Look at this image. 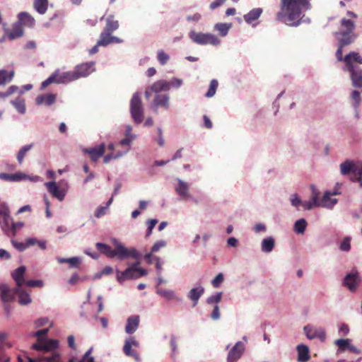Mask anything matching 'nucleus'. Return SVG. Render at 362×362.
Returning a JSON list of instances; mask_svg holds the SVG:
<instances>
[{
  "label": "nucleus",
  "mask_w": 362,
  "mask_h": 362,
  "mask_svg": "<svg viewBox=\"0 0 362 362\" xmlns=\"http://www.w3.org/2000/svg\"><path fill=\"white\" fill-rule=\"evenodd\" d=\"M310 1L281 0V10L276 14V19L292 27H298L302 22H310L309 18L303 19V13L311 9Z\"/></svg>",
  "instance_id": "nucleus-1"
},
{
  "label": "nucleus",
  "mask_w": 362,
  "mask_h": 362,
  "mask_svg": "<svg viewBox=\"0 0 362 362\" xmlns=\"http://www.w3.org/2000/svg\"><path fill=\"white\" fill-rule=\"evenodd\" d=\"M111 241L114 245L113 249L110 245L102 243H97L95 246L100 252L110 259L116 257L120 261L129 258L135 259L136 262L129 265V267L136 272L139 268V265L142 257L141 253L136 247H127L116 238H112Z\"/></svg>",
  "instance_id": "nucleus-2"
},
{
  "label": "nucleus",
  "mask_w": 362,
  "mask_h": 362,
  "mask_svg": "<svg viewBox=\"0 0 362 362\" xmlns=\"http://www.w3.org/2000/svg\"><path fill=\"white\" fill-rule=\"evenodd\" d=\"M344 62L345 66L343 70L350 73L352 86L358 88H362V69L354 64V62L362 64V57L358 52H351L344 57Z\"/></svg>",
  "instance_id": "nucleus-3"
},
{
  "label": "nucleus",
  "mask_w": 362,
  "mask_h": 362,
  "mask_svg": "<svg viewBox=\"0 0 362 362\" xmlns=\"http://www.w3.org/2000/svg\"><path fill=\"white\" fill-rule=\"evenodd\" d=\"M356 28L355 23L349 19L342 18L339 30L334 33V37L341 43L342 46H347L353 43L358 37V35L354 33Z\"/></svg>",
  "instance_id": "nucleus-4"
},
{
  "label": "nucleus",
  "mask_w": 362,
  "mask_h": 362,
  "mask_svg": "<svg viewBox=\"0 0 362 362\" xmlns=\"http://www.w3.org/2000/svg\"><path fill=\"white\" fill-rule=\"evenodd\" d=\"M18 296V303L21 305H28L32 302L30 295L23 289L22 286H16L14 288H10L6 284H1V301L11 302L15 300L16 296Z\"/></svg>",
  "instance_id": "nucleus-5"
},
{
  "label": "nucleus",
  "mask_w": 362,
  "mask_h": 362,
  "mask_svg": "<svg viewBox=\"0 0 362 362\" xmlns=\"http://www.w3.org/2000/svg\"><path fill=\"white\" fill-rule=\"evenodd\" d=\"M129 112L135 124H141L144 117V107L141 99V93L136 92L133 94L129 103Z\"/></svg>",
  "instance_id": "nucleus-6"
},
{
  "label": "nucleus",
  "mask_w": 362,
  "mask_h": 362,
  "mask_svg": "<svg viewBox=\"0 0 362 362\" xmlns=\"http://www.w3.org/2000/svg\"><path fill=\"white\" fill-rule=\"evenodd\" d=\"M1 220L4 224V230L8 236H14L16 232L24 226L21 221L14 222L13 221L10 216L8 207L3 202H1Z\"/></svg>",
  "instance_id": "nucleus-7"
},
{
  "label": "nucleus",
  "mask_w": 362,
  "mask_h": 362,
  "mask_svg": "<svg viewBox=\"0 0 362 362\" xmlns=\"http://www.w3.org/2000/svg\"><path fill=\"white\" fill-rule=\"evenodd\" d=\"M189 39L195 44L199 45H211L218 46L221 45V40L215 35L209 33L196 32L191 30L189 34Z\"/></svg>",
  "instance_id": "nucleus-8"
},
{
  "label": "nucleus",
  "mask_w": 362,
  "mask_h": 362,
  "mask_svg": "<svg viewBox=\"0 0 362 362\" xmlns=\"http://www.w3.org/2000/svg\"><path fill=\"white\" fill-rule=\"evenodd\" d=\"M1 180L9 182H20L27 180L37 182L40 181V177L38 176H30L18 171L12 174L1 173Z\"/></svg>",
  "instance_id": "nucleus-9"
},
{
  "label": "nucleus",
  "mask_w": 362,
  "mask_h": 362,
  "mask_svg": "<svg viewBox=\"0 0 362 362\" xmlns=\"http://www.w3.org/2000/svg\"><path fill=\"white\" fill-rule=\"evenodd\" d=\"M361 282V278L359 273L357 270L354 269L351 272H349L344 276L342 284L345 286L350 292L354 293L358 288Z\"/></svg>",
  "instance_id": "nucleus-10"
},
{
  "label": "nucleus",
  "mask_w": 362,
  "mask_h": 362,
  "mask_svg": "<svg viewBox=\"0 0 362 362\" xmlns=\"http://www.w3.org/2000/svg\"><path fill=\"white\" fill-rule=\"evenodd\" d=\"M95 64L94 62H89L76 65L73 70L76 81L81 78H86L95 72Z\"/></svg>",
  "instance_id": "nucleus-11"
},
{
  "label": "nucleus",
  "mask_w": 362,
  "mask_h": 362,
  "mask_svg": "<svg viewBox=\"0 0 362 362\" xmlns=\"http://www.w3.org/2000/svg\"><path fill=\"white\" fill-rule=\"evenodd\" d=\"M303 331L308 339H319L322 342L326 339V332L322 327L307 325L303 327Z\"/></svg>",
  "instance_id": "nucleus-12"
},
{
  "label": "nucleus",
  "mask_w": 362,
  "mask_h": 362,
  "mask_svg": "<svg viewBox=\"0 0 362 362\" xmlns=\"http://www.w3.org/2000/svg\"><path fill=\"white\" fill-rule=\"evenodd\" d=\"M163 107L168 110L170 107V95L168 93L154 95V98L151 103V108L156 112L158 108Z\"/></svg>",
  "instance_id": "nucleus-13"
},
{
  "label": "nucleus",
  "mask_w": 362,
  "mask_h": 362,
  "mask_svg": "<svg viewBox=\"0 0 362 362\" xmlns=\"http://www.w3.org/2000/svg\"><path fill=\"white\" fill-rule=\"evenodd\" d=\"M245 349V344L240 341H237L235 345L229 349L226 362H238L243 355Z\"/></svg>",
  "instance_id": "nucleus-14"
},
{
  "label": "nucleus",
  "mask_w": 362,
  "mask_h": 362,
  "mask_svg": "<svg viewBox=\"0 0 362 362\" xmlns=\"http://www.w3.org/2000/svg\"><path fill=\"white\" fill-rule=\"evenodd\" d=\"M175 180L177 182V185L175 186V191L180 197V199L183 201L192 199V196L189 192V185L180 178H176Z\"/></svg>",
  "instance_id": "nucleus-15"
},
{
  "label": "nucleus",
  "mask_w": 362,
  "mask_h": 362,
  "mask_svg": "<svg viewBox=\"0 0 362 362\" xmlns=\"http://www.w3.org/2000/svg\"><path fill=\"white\" fill-rule=\"evenodd\" d=\"M59 346V341L52 339H45L42 342L35 343L32 345V349L38 351H52L57 349Z\"/></svg>",
  "instance_id": "nucleus-16"
},
{
  "label": "nucleus",
  "mask_w": 362,
  "mask_h": 362,
  "mask_svg": "<svg viewBox=\"0 0 362 362\" xmlns=\"http://www.w3.org/2000/svg\"><path fill=\"white\" fill-rule=\"evenodd\" d=\"M4 33L5 34L1 41L6 39L13 40L19 38L23 35L24 31L21 23H16L11 28H5Z\"/></svg>",
  "instance_id": "nucleus-17"
},
{
  "label": "nucleus",
  "mask_w": 362,
  "mask_h": 362,
  "mask_svg": "<svg viewBox=\"0 0 362 362\" xmlns=\"http://www.w3.org/2000/svg\"><path fill=\"white\" fill-rule=\"evenodd\" d=\"M52 74L54 76L57 84H64L76 81L73 71H61L59 69H57Z\"/></svg>",
  "instance_id": "nucleus-18"
},
{
  "label": "nucleus",
  "mask_w": 362,
  "mask_h": 362,
  "mask_svg": "<svg viewBox=\"0 0 362 362\" xmlns=\"http://www.w3.org/2000/svg\"><path fill=\"white\" fill-rule=\"evenodd\" d=\"M339 189L335 187L333 191L325 192L322 198V207L332 209L338 202L337 199H332V196L340 194Z\"/></svg>",
  "instance_id": "nucleus-19"
},
{
  "label": "nucleus",
  "mask_w": 362,
  "mask_h": 362,
  "mask_svg": "<svg viewBox=\"0 0 362 362\" xmlns=\"http://www.w3.org/2000/svg\"><path fill=\"white\" fill-rule=\"evenodd\" d=\"M45 186L48 192L52 195L53 197L62 202L64 199L66 194V190L64 189H59L55 181L46 182Z\"/></svg>",
  "instance_id": "nucleus-20"
},
{
  "label": "nucleus",
  "mask_w": 362,
  "mask_h": 362,
  "mask_svg": "<svg viewBox=\"0 0 362 362\" xmlns=\"http://www.w3.org/2000/svg\"><path fill=\"white\" fill-rule=\"evenodd\" d=\"M105 145L104 143L100 144L96 147L84 148V153L88 154L93 162H97L98 159L103 156L105 153Z\"/></svg>",
  "instance_id": "nucleus-21"
},
{
  "label": "nucleus",
  "mask_w": 362,
  "mask_h": 362,
  "mask_svg": "<svg viewBox=\"0 0 362 362\" xmlns=\"http://www.w3.org/2000/svg\"><path fill=\"white\" fill-rule=\"evenodd\" d=\"M101 20H105V26L103 28V31L112 33L119 27V21L115 19L113 14H110L106 17L103 16Z\"/></svg>",
  "instance_id": "nucleus-22"
},
{
  "label": "nucleus",
  "mask_w": 362,
  "mask_h": 362,
  "mask_svg": "<svg viewBox=\"0 0 362 362\" xmlns=\"http://www.w3.org/2000/svg\"><path fill=\"white\" fill-rule=\"evenodd\" d=\"M138 278L139 276L136 275V272L129 267L123 272L116 269V279L119 284H122L126 280Z\"/></svg>",
  "instance_id": "nucleus-23"
},
{
  "label": "nucleus",
  "mask_w": 362,
  "mask_h": 362,
  "mask_svg": "<svg viewBox=\"0 0 362 362\" xmlns=\"http://www.w3.org/2000/svg\"><path fill=\"white\" fill-rule=\"evenodd\" d=\"M204 293V288L199 285L197 287L192 288L188 292L187 297L188 299L192 301L193 307L198 304L199 298L202 296Z\"/></svg>",
  "instance_id": "nucleus-24"
},
{
  "label": "nucleus",
  "mask_w": 362,
  "mask_h": 362,
  "mask_svg": "<svg viewBox=\"0 0 362 362\" xmlns=\"http://www.w3.org/2000/svg\"><path fill=\"white\" fill-rule=\"evenodd\" d=\"M56 95L53 93H45L39 95L35 98L37 105L50 106L56 102Z\"/></svg>",
  "instance_id": "nucleus-25"
},
{
  "label": "nucleus",
  "mask_w": 362,
  "mask_h": 362,
  "mask_svg": "<svg viewBox=\"0 0 362 362\" xmlns=\"http://www.w3.org/2000/svg\"><path fill=\"white\" fill-rule=\"evenodd\" d=\"M139 315H132L129 317L127 320V324L125 326V332L132 334L134 333L139 327Z\"/></svg>",
  "instance_id": "nucleus-26"
},
{
  "label": "nucleus",
  "mask_w": 362,
  "mask_h": 362,
  "mask_svg": "<svg viewBox=\"0 0 362 362\" xmlns=\"http://www.w3.org/2000/svg\"><path fill=\"white\" fill-rule=\"evenodd\" d=\"M25 270L26 268L25 266H21L11 273V276L16 283V286H23L25 284V280L24 275Z\"/></svg>",
  "instance_id": "nucleus-27"
},
{
  "label": "nucleus",
  "mask_w": 362,
  "mask_h": 362,
  "mask_svg": "<svg viewBox=\"0 0 362 362\" xmlns=\"http://www.w3.org/2000/svg\"><path fill=\"white\" fill-rule=\"evenodd\" d=\"M156 293L163 297L167 300H176L181 301V298H179L176 293L171 289L161 288L156 287Z\"/></svg>",
  "instance_id": "nucleus-28"
},
{
  "label": "nucleus",
  "mask_w": 362,
  "mask_h": 362,
  "mask_svg": "<svg viewBox=\"0 0 362 362\" xmlns=\"http://www.w3.org/2000/svg\"><path fill=\"white\" fill-rule=\"evenodd\" d=\"M298 352V361L307 362L310 359L309 347L303 344H298L296 347Z\"/></svg>",
  "instance_id": "nucleus-29"
},
{
  "label": "nucleus",
  "mask_w": 362,
  "mask_h": 362,
  "mask_svg": "<svg viewBox=\"0 0 362 362\" xmlns=\"http://www.w3.org/2000/svg\"><path fill=\"white\" fill-rule=\"evenodd\" d=\"M151 89L154 95L162 94V92H168V87L167 81L164 79L158 80L151 86Z\"/></svg>",
  "instance_id": "nucleus-30"
},
{
  "label": "nucleus",
  "mask_w": 362,
  "mask_h": 362,
  "mask_svg": "<svg viewBox=\"0 0 362 362\" xmlns=\"http://www.w3.org/2000/svg\"><path fill=\"white\" fill-rule=\"evenodd\" d=\"M275 247V239L272 236H268L262 239L261 242V251L264 253H270Z\"/></svg>",
  "instance_id": "nucleus-31"
},
{
  "label": "nucleus",
  "mask_w": 362,
  "mask_h": 362,
  "mask_svg": "<svg viewBox=\"0 0 362 362\" xmlns=\"http://www.w3.org/2000/svg\"><path fill=\"white\" fill-rule=\"evenodd\" d=\"M340 173L342 175H347L351 173H355L356 165L351 160H346L339 165Z\"/></svg>",
  "instance_id": "nucleus-32"
},
{
  "label": "nucleus",
  "mask_w": 362,
  "mask_h": 362,
  "mask_svg": "<svg viewBox=\"0 0 362 362\" xmlns=\"http://www.w3.org/2000/svg\"><path fill=\"white\" fill-rule=\"evenodd\" d=\"M262 8H255L250 11L247 13L243 16V18L245 21L251 24L253 21L257 20L262 13Z\"/></svg>",
  "instance_id": "nucleus-33"
},
{
  "label": "nucleus",
  "mask_w": 362,
  "mask_h": 362,
  "mask_svg": "<svg viewBox=\"0 0 362 362\" xmlns=\"http://www.w3.org/2000/svg\"><path fill=\"white\" fill-rule=\"evenodd\" d=\"M10 103L13 106L15 110L21 115H24L26 112L25 101L23 98L17 97L10 101Z\"/></svg>",
  "instance_id": "nucleus-34"
},
{
  "label": "nucleus",
  "mask_w": 362,
  "mask_h": 362,
  "mask_svg": "<svg viewBox=\"0 0 362 362\" xmlns=\"http://www.w3.org/2000/svg\"><path fill=\"white\" fill-rule=\"evenodd\" d=\"M18 20L19 22L18 23L23 24L24 25L33 28L35 25V21L33 16H31L28 13L21 12L18 14Z\"/></svg>",
  "instance_id": "nucleus-35"
},
{
  "label": "nucleus",
  "mask_w": 362,
  "mask_h": 362,
  "mask_svg": "<svg viewBox=\"0 0 362 362\" xmlns=\"http://www.w3.org/2000/svg\"><path fill=\"white\" fill-rule=\"evenodd\" d=\"M232 25V23H218L214 25V30L216 31L220 36L226 37L228 34Z\"/></svg>",
  "instance_id": "nucleus-36"
},
{
  "label": "nucleus",
  "mask_w": 362,
  "mask_h": 362,
  "mask_svg": "<svg viewBox=\"0 0 362 362\" xmlns=\"http://www.w3.org/2000/svg\"><path fill=\"white\" fill-rule=\"evenodd\" d=\"M33 6L40 14H45L48 7V0H35Z\"/></svg>",
  "instance_id": "nucleus-37"
},
{
  "label": "nucleus",
  "mask_w": 362,
  "mask_h": 362,
  "mask_svg": "<svg viewBox=\"0 0 362 362\" xmlns=\"http://www.w3.org/2000/svg\"><path fill=\"white\" fill-rule=\"evenodd\" d=\"M34 146L33 144H30L22 146L18 151L16 158L19 164H22L23 159L25 157L27 153L30 151Z\"/></svg>",
  "instance_id": "nucleus-38"
},
{
  "label": "nucleus",
  "mask_w": 362,
  "mask_h": 362,
  "mask_svg": "<svg viewBox=\"0 0 362 362\" xmlns=\"http://www.w3.org/2000/svg\"><path fill=\"white\" fill-rule=\"evenodd\" d=\"M308 226V223L305 218L297 220L293 226V230L297 234H303Z\"/></svg>",
  "instance_id": "nucleus-39"
},
{
  "label": "nucleus",
  "mask_w": 362,
  "mask_h": 362,
  "mask_svg": "<svg viewBox=\"0 0 362 362\" xmlns=\"http://www.w3.org/2000/svg\"><path fill=\"white\" fill-rule=\"evenodd\" d=\"M111 34L110 33H107L103 31L100 34L99 39L98 40V45H100L101 47H106L111 44Z\"/></svg>",
  "instance_id": "nucleus-40"
},
{
  "label": "nucleus",
  "mask_w": 362,
  "mask_h": 362,
  "mask_svg": "<svg viewBox=\"0 0 362 362\" xmlns=\"http://www.w3.org/2000/svg\"><path fill=\"white\" fill-rule=\"evenodd\" d=\"M156 58L160 65L165 66L170 60V55L167 54L163 49H158L157 51Z\"/></svg>",
  "instance_id": "nucleus-41"
},
{
  "label": "nucleus",
  "mask_w": 362,
  "mask_h": 362,
  "mask_svg": "<svg viewBox=\"0 0 362 362\" xmlns=\"http://www.w3.org/2000/svg\"><path fill=\"white\" fill-rule=\"evenodd\" d=\"M14 74L13 69L9 71L1 69V85L11 82L14 76Z\"/></svg>",
  "instance_id": "nucleus-42"
},
{
  "label": "nucleus",
  "mask_w": 362,
  "mask_h": 362,
  "mask_svg": "<svg viewBox=\"0 0 362 362\" xmlns=\"http://www.w3.org/2000/svg\"><path fill=\"white\" fill-rule=\"evenodd\" d=\"M49 331V328H45L42 329H40L37 332H35L31 334L32 337H37V342L36 343H41L45 339L47 338V335Z\"/></svg>",
  "instance_id": "nucleus-43"
},
{
  "label": "nucleus",
  "mask_w": 362,
  "mask_h": 362,
  "mask_svg": "<svg viewBox=\"0 0 362 362\" xmlns=\"http://www.w3.org/2000/svg\"><path fill=\"white\" fill-rule=\"evenodd\" d=\"M218 86V83L216 79L211 80L210 82L209 89L207 92L205 93V97L208 98L214 97V95L216 94Z\"/></svg>",
  "instance_id": "nucleus-44"
},
{
  "label": "nucleus",
  "mask_w": 362,
  "mask_h": 362,
  "mask_svg": "<svg viewBox=\"0 0 362 362\" xmlns=\"http://www.w3.org/2000/svg\"><path fill=\"white\" fill-rule=\"evenodd\" d=\"M351 341L350 339H339L334 341V344L339 347V351H344L348 349Z\"/></svg>",
  "instance_id": "nucleus-45"
},
{
  "label": "nucleus",
  "mask_w": 362,
  "mask_h": 362,
  "mask_svg": "<svg viewBox=\"0 0 362 362\" xmlns=\"http://www.w3.org/2000/svg\"><path fill=\"white\" fill-rule=\"evenodd\" d=\"M351 98L353 100L352 106L354 109H358L361 102L360 92L356 90H353L351 94Z\"/></svg>",
  "instance_id": "nucleus-46"
},
{
  "label": "nucleus",
  "mask_w": 362,
  "mask_h": 362,
  "mask_svg": "<svg viewBox=\"0 0 362 362\" xmlns=\"http://www.w3.org/2000/svg\"><path fill=\"white\" fill-rule=\"evenodd\" d=\"M168 87V91L170 90V88H180L182 84L183 81L181 78L173 77L170 81H167Z\"/></svg>",
  "instance_id": "nucleus-47"
},
{
  "label": "nucleus",
  "mask_w": 362,
  "mask_h": 362,
  "mask_svg": "<svg viewBox=\"0 0 362 362\" xmlns=\"http://www.w3.org/2000/svg\"><path fill=\"white\" fill-rule=\"evenodd\" d=\"M318 206H322V202H317L313 199L310 198V200L303 202V208L304 210H312L313 209Z\"/></svg>",
  "instance_id": "nucleus-48"
},
{
  "label": "nucleus",
  "mask_w": 362,
  "mask_h": 362,
  "mask_svg": "<svg viewBox=\"0 0 362 362\" xmlns=\"http://www.w3.org/2000/svg\"><path fill=\"white\" fill-rule=\"evenodd\" d=\"M222 295H223L222 292L216 293L215 294L211 295L207 298L206 303L209 305H211V304L218 305V303H220L222 299Z\"/></svg>",
  "instance_id": "nucleus-49"
},
{
  "label": "nucleus",
  "mask_w": 362,
  "mask_h": 362,
  "mask_svg": "<svg viewBox=\"0 0 362 362\" xmlns=\"http://www.w3.org/2000/svg\"><path fill=\"white\" fill-rule=\"evenodd\" d=\"M351 240L350 236L345 237L340 243L339 249L343 252H349L351 250Z\"/></svg>",
  "instance_id": "nucleus-50"
},
{
  "label": "nucleus",
  "mask_w": 362,
  "mask_h": 362,
  "mask_svg": "<svg viewBox=\"0 0 362 362\" xmlns=\"http://www.w3.org/2000/svg\"><path fill=\"white\" fill-rule=\"evenodd\" d=\"M290 202L293 206L296 207L298 210H299V207L303 206V202L299 197L297 194H293L290 197Z\"/></svg>",
  "instance_id": "nucleus-51"
},
{
  "label": "nucleus",
  "mask_w": 362,
  "mask_h": 362,
  "mask_svg": "<svg viewBox=\"0 0 362 362\" xmlns=\"http://www.w3.org/2000/svg\"><path fill=\"white\" fill-rule=\"evenodd\" d=\"M109 211V209L106 206H98L94 212V216L97 218H100L106 215Z\"/></svg>",
  "instance_id": "nucleus-52"
},
{
  "label": "nucleus",
  "mask_w": 362,
  "mask_h": 362,
  "mask_svg": "<svg viewBox=\"0 0 362 362\" xmlns=\"http://www.w3.org/2000/svg\"><path fill=\"white\" fill-rule=\"evenodd\" d=\"M167 245V242L164 240H160L156 241L151 247V252H157L162 247H165Z\"/></svg>",
  "instance_id": "nucleus-53"
},
{
  "label": "nucleus",
  "mask_w": 362,
  "mask_h": 362,
  "mask_svg": "<svg viewBox=\"0 0 362 362\" xmlns=\"http://www.w3.org/2000/svg\"><path fill=\"white\" fill-rule=\"evenodd\" d=\"M224 281V276L222 273H219L212 280L211 284L214 288H218Z\"/></svg>",
  "instance_id": "nucleus-54"
},
{
  "label": "nucleus",
  "mask_w": 362,
  "mask_h": 362,
  "mask_svg": "<svg viewBox=\"0 0 362 362\" xmlns=\"http://www.w3.org/2000/svg\"><path fill=\"white\" fill-rule=\"evenodd\" d=\"M44 282L42 280L37 279V280H28L25 281L24 285H26L30 287H39L42 288L44 286Z\"/></svg>",
  "instance_id": "nucleus-55"
},
{
  "label": "nucleus",
  "mask_w": 362,
  "mask_h": 362,
  "mask_svg": "<svg viewBox=\"0 0 362 362\" xmlns=\"http://www.w3.org/2000/svg\"><path fill=\"white\" fill-rule=\"evenodd\" d=\"M18 86L15 85L11 86L6 92H1V98H6L16 92L18 93Z\"/></svg>",
  "instance_id": "nucleus-56"
},
{
  "label": "nucleus",
  "mask_w": 362,
  "mask_h": 362,
  "mask_svg": "<svg viewBox=\"0 0 362 362\" xmlns=\"http://www.w3.org/2000/svg\"><path fill=\"white\" fill-rule=\"evenodd\" d=\"M81 262V258L78 257H70L68 262L71 268H78Z\"/></svg>",
  "instance_id": "nucleus-57"
},
{
  "label": "nucleus",
  "mask_w": 362,
  "mask_h": 362,
  "mask_svg": "<svg viewBox=\"0 0 362 362\" xmlns=\"http://www.w3.org/2000/svg\"><path fill=\"white\" fill-rule=\"evenodd\" d=\"M133 141L134 140L128 138H124L119 141L118 144L119 146L124 147V149H128V151H129L131 148V144Z\"/></svg>",
  "instance_id": "nucleus-58"
},
{
  "label": "nucleus",
  "mask_w": 362,
  "mask_h": 362,
  "mask_svg": "<svg viewBox=\"0 0 362 362\" xmlns=\"http://www.w3.org/2000/svg\"><path fill=\"white\" fill-rule=\"evenodd\" d=\"M132 127L129 124L126 125L125 131H124L125 138L135 140L136 139L137 136L134 134H132Z\"/></svg>",
  "instance_id": "nucleus-59"
},
{
  "label": "nucleus",
  "mask_w": 362,
  "mask_h": 362,
  "mask_svg": "<svg viewBox=\"0 0 362 362\" xmlns=\"http://www.w3.org/2000/svg\"><path fill=\"white\" fill-rule=\"evenodd\" d=\"M11 243L13 246L20 252H23L28 248L25 243L18 242L16 240H12Z\"/></svg>",
  "instance_id": "nucleus-60"
},
{
  "label": "nucleus",
  "mask_w": 362,
  "mask_h": 362,
  "mask_svg": "<svg viewBox=\"0 0 362 362\" xmlns=\"http://www.w3.org/2000/svg\"><path fill=\"white\" fill-rule=\"evenodd\" d=\"M61 355L58 352H53L52 356L45 358V362H59Z\"/></svg>",
  "instance_id": "nucleus-61"
},
{
  "label": "nucleus",
  "mask_w": 362,
  "mask_h": 362,
  "mask_svg": "<svg viewBox=\"0 0 362 362\" xmlns=\"http://www.w3.org/2000/svg\"><path fill=\"white\" fill-rule=\"evenodd\" d=\"M49 322V319L47 317H40L35 320L34 325L35 327L38 328L47 325Z\"/></svg>",
  "instance_id": "nucleus-62"
},
{
  "label": "nucleus",
  "mask_w": 362,
  "mask_h": 362,
  "mask_svg": "<svg viewBox=\"0 0 362 362\" xmlns=\"http://www.w3.org/2000/svg\"><path fill=\"white\" fill-rule=\"evenodd\" d=\"M310 187H311V197L310 198L317 202H321V200H320V199H319L320 192L317 189V188L314 185H311Z\"/></svg>",
  "instance_id": "nucleus-63"
},
{
  "label": "nucleus",
  "mask_w": 362,
  "mask_h": 362,
  "mask_svg": "<svg viewBox=\"0 0 362 362\" xmlns=\"http://www.w3.org/2000/svg\"><path fill=\"white\" fill-rule=\"evenodd\" d=\"M220 317L219 306L218 305H215L211 314V318L214 320H218Z\"/></svg>",
  "instance_id": "nucleus-64"
}]
</instances>
